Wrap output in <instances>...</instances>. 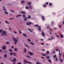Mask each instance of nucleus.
<instances>
[{
	"label": "nucleus",
	"mask_w": 64,
	"mask_h": 64,
	"mask_svg": "<svg viewBox=\"0 0 64 64\" xmlns=\"http://www.w3.org/2000/svg\"><path fill=\"white\" fill-rule=\"evenodd\" d=\"M12 39L13 40H14V43L15 44H16V43L18 42V41L17 40V39L14 37H12Z\"/></svg>",
	"instance_id": "nucleus-1"
},
{
	"label": "nucleus",
	"mask_w": 64,
	"mask_h": 64,
	"mask_svg": "<svg viewBox=\"0 0 64 64\" xmlns=\"http://www.w3.org/2000/svg\"><path fill=\"white\" fill-rule=\"evenodd\" d=\"M24 64H25L27 63H29V64H32V63L28 61H27V60L25 59L24 60Z\"/></svg>",
	"instance_id": "nucleus-2"
},
{
	"label": "nucleus",
	"mask_w": 64,
	"mask_h": 64,
	"mask_svg": "<svg viewBox=\"0 0 64 64\" xmlns=\"http://www.w3.org/2000/svg\"><path fill=\"white\" fill-rule=\"evenodd\" d=\"M6 46H4L2 47V49L3 50H5V49H6Z\"/></svg>",
	"instance_id": "nucleus-3"
},
{
	"label": "nucleus",
	"mask_w": 64,
	"mask_h": 64,
	"mask_svg": "<svg viewBox=\"0 0 64 64\" xmlns=\"http://www.w3.org/2000/svg\"><path fill=\"white\" fill-rule=\"evenodd\" d=\"M3 32H2V33H3L4 35H6V36H7V34H6L5 33H7V32H6L5 31H3Z\"/></svg>",
	"instance_id": "nucleus-4"
},
{
	"label": "nucleus",
	"mask_w": 64,
	"mask_h": 64,
	"mask_svg": "<svg viewBox=\"0 0 64 64\" xmlns=\"http://www.w3.org/2000/svg\"><path fill=\"white\" fill-rule=\"evenodd\" d=\"M42 18L43 21H44V20H45V18L43 16H42Z\"/></svg>",
	"instance_id": "nucleus-5"
},
{
	"label": "nucleus",
	"mask_w": 64,
	"mask_h": 64,
	"mask_svg": "<svg viewBox=\"0 0 64 64\" xmlns=\"http://www.w3.org/2000/svg\"><path fill=\"white\" fill-rule=\"evenodd\" d=\"M28 53H29V54L30 55H34V54H33L31 52H29Z\"/></svg>",
	"instance_id": "nucleus-6"
},
{
	"label": "nucleus",
	"mask_w": 64,
	"mask_h": 64,
	"mask_svg": "<svg viewBox=\"0 0 64 64\" xmlns=\"http://www.w3.org/2000/svg\"><path fill=\"white\" fill-rule=\"evenodd\" d=\"M59 58H61V54H63V53H62L61 54H60V51H59Z\"/></svg>",
	"instance_id": "nucleus-7"
},
{
	"label": "nucleus",
	"mask_w": 64,
	"mask_h": 64,
	"mask_svg": "<svg viewBox=\"0 0 64 64\" xmlns=\"http://www.w3.org/2000/svg\"><path fill=\"white\" fill-rule=\"evenodd\" d=\"M26 24L27 25V26H30V25H31V24H30L28 22H27L26 23Z\"/></svg>",
	"instance_id": "nucleus-8"
},
{
	"label": "nucleus",
	"mask_w": 64,
	"mask_h": 64,
	"mask_svg": "<svg viewBox=\"0 0 64 64\" xmlns=\"http://www.w3.org/2000/svg\"><path fill=\"white\" fill-rule=\"evenodd\" d=\"M42 35L43 37H44V36H45V34H44V33L43 32H42Z\"/></svg>",
	"instance_id": "nucleus-9"
},
{
	"label": "nucleus",
	"mask_w": 64,
	"mask_h": 64,
	"mask_svg": "<svg viewBox=\"0 0 64 64\" xmlns=\"http://www.w3.org/2000/svg\"><path fill=\"white\" fill-rule=\"evenodd\" d=\"M13 60L14 62H16V60H17V59H16V58H14Z\"/></svg>",
	"instance_id": "nucleus-10"
},
{
	"label": "nucleus",
	"mask_w": 64,
	"mask_h": 64,
	"mask_svg": "<svg viewBox=\"0 0 64 64\" xmlns=\"http://www.w3.org/2000/svg\"><path fill=\"white\" fill-rule=\"evenodd\" d=\"M4 58H6V57H7V55L6 54H4Z\"/></svg>",
	"instance_id": "nucleus-11"
},
{
	"label": "nucleus",
	"mask_w": 64,
	"mask_h": 64,
	"mask_svg": "<svg viewBox=\"0 0 64 64\" xmlns=\"http://www.w3.org/2000/svg\"><path fill=\"white\" fill-rule=\"evenodd\" d=\"M49 54V51H46V55H48V54Z\"/></svg>",
	"instance_id": "nucleus-12"
},
{
	"label": "nucleus",
	"mask_w": 64,
	"mask_h": 64,
	"mask_svg": "<svg viewBox=\"0 0 64 64\" xmlns=\"http://www.w3.org/2000/svg\"><path fill=\"white\" fill-rule=\"evenodd\" d=\"M41 27L40 26H39L38 28V31H41Z\"/></svg>",
	"instance_id": "nucleus-13"
},
{
	"label": "nucleus",
	"mask_w": 64,
	"mask_h": 64,
	"mask_svg": "<svg viewBox=\"0 0 64 64\" xmlns=\"http://www.w3.org/2000/svg\"><path fill=\"white\" fill-rule=\"evenodd\" d=\"M14 51H18V49L17 48H14Z\"/></svg>",
	"instance_id": "nucleus-14"
},
{
	"label": "nucleus",
	"mask_w": 64,
	"mask_h": 64,
	"mask_svg": "<svg viewBox=\"0 0 64 64\" xmlns=\"http://www.w3.org/2000/svg\"><path fill=\"white\" fill-rule=\"evenodd\" d=\"M4 13L6 15H8V13L6 11H4Z\"/></svg>",
	"instance_id": "nucleus-15"
},
{
	"label": "nucleus",
	"mask_w": 64,
	"mask_h": 64,
	"mask_svg": "<svg viewBox=\"0 0 64 64\" xmlns=\"http://www.w3.org/2000/svg\"><path fill=\"white\" fill-rule=\"evenodd\" d=\"M8 51L9 52H13V50L11 49H9L8 50Z\"/></svg>",
	"instance_id": "nucleus-16"
},
{
	"label": "nucleus",
	"mask_w": 64,
	"mask_h": 64,
	"mask_svg": "<svg viewBox=\"0 0 64 64\" xmlns=\"http://www.w3.org/2000/svg\"><path fill=\"white\" fill-rule=\"evenodd\" d=\"M22 36H24V37H26L27 36L26 35V34H22Z\"/></svg>",
	"instance_id": "nucleus-17"
},
{
	"label": "nucleus",
	"mask_w": 64,
	"mask_h": 64,
	"mask_svg": "<svg viewBox=\"0 0 64 64\" xmlns=\"http://www.w3.org/2000/svg\"><path fill=\"white\" fill-rule=\"evenodd\" d=\"M24 53H26V52H27V51H26V48H24Z\"/></svg>",
	"instance_id": "nucleus-18"
},
{
	"label": "nucleus",
	"mask_w": 64,
	"mask_h": 64,
	"mask_svg": "<svg viewBox=\"0 0 64 64\" xmlns=\"http://www.w3.org/2000/svg\"><path fill=\"white\" fill-rule=\"evenodd\" d=\"M5 22L6 23H7V24H10V23H8V22L7 21V20H6L5 21Z\"/></svg>",
	"instance_id": "nucleus-19"
},
{
	"label": "nucleus",
	"mask_w": 64,
	"mask_h": 64,
	"mask_svg": "<svg viewBox=\"0 0 64 64\" xmlns=\"http://www.w3.org/2000/svg\"><path fill=\"white\" fill-rule=\"evenodd\" d=\"M56 57H57V56L56 55H54L53 56V58H56Z\"/></svg>",
	"instance_id": "nucleus-20"
},
{
	"label": "nucleus",
	"mask_w": 64,
	"mask_h": 64,
	"mask_svg": "<svg viewBox=\"0 0 64 64\" xmlns=\"http://www.w3.org/2000/svg\"><path fill=\"white\" fill-rule=\"evenodd\" d=\"M25 2L24 0L21 1V3H25Z\"/></svg>",
	"instance_id": "nucleus-21"
},
{
	"label": "nucleus",
	"mask_w": 64,
	"mask_h": 64,
	"mask_svg": "<svg viewBox=\"0 0 64 64\" xmlns=\"http://www.w3.org/2000/svg\"><path fill=\"white\" fill-rule=\"evenodd\" d=\"M13 55L14 56H16V53H15V52L13 53Z\"/></svg>",
	"instance_id": "nucleus-22"
},
{
	"label": "nucleus",
	"mask_w": 64,
	"mask_h": 64,
	"mask_svg": "<svg viewBox=\"0 0 64 64\" xmlns=\"http://www.w3.org/2000/svg\"><path fill=\"white\" fill-rule=\"evenodd\" d=\"M13 53L12 52H11L10 53V54L11 56H12V55H13Z\"/></svg>",
	"instance_id": "nucleus-23"
},
{
	"label": "nucleus",
	"mask_w": 64,
	"mask_h": 64,
	"mask_svg": "<svg viewBox=\"0 0 64 64\" xmlns=\"http://www.w3.org/2000/svg\"><path fill=\"white\" fill-rule=\"evenodd\" d=\"M31 16L29 15L28 16V19H31Z\"/></svg>",
	"instance_id": "nucleus-24"
},
{
	"label": "nucleus",
	"mask_w": 64,
	"mask_h": 64,
	"mask_svg": "<svg viewBox=\"0 0 64 64\" xmlns=\"http://www.w3.org/2000/svg\"><path fill=\"white\" fill-rule=\"evenodd\" d=\"M36 64H41V63H39L38 62H36Z\"/></svg>",
	"instance_id": "nucleus-25"
},
{
	"label": "nucleus",
	"mask_w": 64,
	"mask_h": 64,
	"mask_svg": "<svg viewBox=\"0 0 64 64\" xmlns=\"http://www.w3.org/2000/svg\"><path fill=\"white\" fill-rule=\"evenodd\" d=\"M9 43H10V42H6V44H9Z\"/></svg>",
	"instance_id": "nucleus-26"
},
{
	"label": "nucleus",
	"mask_w": 64,
	"mask_h": 64,
	"mask_svg": "<svg viewBox=\"0 0 64 64\" xmlns=\"http://www.w3.org/2000/svg\"><path fill=\"white\" fill-rule=\"evenodd\" d=\"M2 10L3 11H7V10L5 8H3L2 9Z\"/></svg>",
	"instance_id": "nucleus-27"
},
{
	"label": "nucleus",
	"mask_w": 64,
	"mask_h": 64,
	"mask_svg": "<svg viewBox=\"0 0 64 64\" xmlns=\"http://www.w3.org/2000/svg\"><path fill=\"white\" fill-rule=\"evenodd\" d=\"M42 56H46V54H42Z\"/></svg>",
	"instance_id": "nucleus-28"
},
{
	"label": "nucleus",
	"mask_w": 64,
	"mask_h": 64,
	"mask_svg": "<svg viewBox=\"0 0 64 64\" xmlns=\"http://www.w3.org/2000/svg\"><path fill=\"white\" fill-rule=\"evenodd\" d=\"M29 6L30 9H32V8L31 7L30 5H29Z\"/></svg>",
	"instance_id": "nucleus-29"
},
{
	"label": "nucleus",
	"mask_w": 64,
	"mask_h": 64,
	"mask_svg": "<svg viewBox=\"0 0 64 64\" xmlns=\"http://www.w3.org/2000/svg\"><path fill=\"white\" fill-rule=\"evenodd\" d=\"M60 36H61V38H63V34H61L60 35Z\"/></svg>",
	"instance_id": "nucleus-30"
},
{
	"label": "nucleus",
	"mask_w": 64,
	"mask_h": 64,
	"mask_svg": "<svg viewBox=\"0 0 64 64\" xmlns=\"http://www.w3.org/2000/svg\"><path fill=\"white\" fill-rule=\"evenodd\" d=\"M35 27H38L39 26L38 25V24H36L34 25Z\"/></svg>",
	"instance_id": "nucleus-31"
},
{
	"label": "nucleus",
	"mask_w": 64,
	"mask_h": 64,
	"mask_svg": "<svg viewBox=\"0 0 64 64\" xmlns=\"http://www.w3.org/2000/svg\"><path fill=\"white\" fill-rule=\"evenodd\" d=\"M48 61L50 62L51 63H52V61H51V60L50 59H48Z\"/></svg>",
	"instance_id": "nucleus-32"
},
{
	"label": "nucleus",
	"mask_w": 64,
	"mask_h": 64,
	"mask_svg": "<svg viewBox=\"0 0 64 64\" xmlns=\"http://www.w3.org/2000/svg\"><path fill=\"white\" fill-rule=\"evenodd\" d=\"M49 6H52V3H50Z\"/></svg>",
	"instance_id": "nucleus-33"
},
{
	"label": "nucleus",
	"mask_w": 64,
	"mask_h": 64,
	"mask_svg": "<svg viewBox=\"0 0 64 64\" xmlns=\"http://www.w3.org/2000/svg\"><path fill=\"white\" fill-rule=\"evenodd\" d=\"M24 21H27V19L26 18H24Z\"/></svg>",
	"instance_id": "nucleus-34"
},
{
	"label": "nucleus",
	"mask_w": 64,
	"mask_h": 64,
	"mask_svg": "<svg viewBox=\"0 0 64 64\" xmlns=\"http://www.w3.org/2000/svg\"><path fill=\"white\" fill-rule=\"evenodd\" d=\"M20 13H22L23 14H25V12H20Z\"/></svg>",
	"instance_id": "nucleus-35"
},
{
	"label": "nucleus",
	"mask_w": 64,
	"mask_h": 64,
	"mask_svg": "<svg viewBox=\"0 0 64 64\" xmlns=\"http://www.w3.org/2000/svg\"><path fill=\"white\" fill-rule=\"evenodd\" d=\"M26 57H28V58H31L30 57V56H26Z\"/></svg>",
	"instance_id": "nucleus-36"
},
{
	"label": "nucleus",
	"mask_w": 64,
	"mask_h": 64,
	"mask_svg": "<svg viewBox=\"0 0 64 64\" xmlns=\"http://www.w3.org/2000/svg\"><path fill=\"white\" fill-rule=\"evenodd\" d=\"M28 30L29 31H30V32H32V30H30V29H28Z\"/></svg>",
	"instance_id": "nucleus-37"
},
{
	"label": "nucleus",
	"mask_w": 64,
	"mask_h": 64,
	"mask_svg": "<svg viewBox=\"0 0 64 64\" xmlns=\"http://www.w3.org/2000/svg\"><path fill=\"white\" fill-rule=\"evenodd\" d=\"M8 52V51L6 50L4 52V53H7Z\"/></svg>",
	"instance_id": "nucleus-38"
},
{
	"label": "nucleus",
	"mask_w": 64,
	"mask_h": 64,
	"mask_svg": "<svg viewBox=\"0 0 64 64\" xmlns=\"http://www.w3.org/2000/svg\"><path fill=\"white\" fill-rule=\"evenodd\" d=\"M14 33H15V34H17V32H16V31H15L14 32Z\"/></svg>",
	"instance_id": "nucleus-39"
},
{
	"label": "nucleus",
	"mask_w": 64,
	"mask_h": 64,
	"mask_svg": "<svg viewBox=\"0 0 64 64\" xmlns=\"http://www.w3.org/2000/svg\"><path fill=\"white\" fill-rule=\"evenodd\" d=\"M25 45L26 47H28V48H29V46H28V45L26 44H25Z\"/></svg>",
	"instance_id": "nucleus-40"
},
{
	"label": "nucleus",
	"mask_w": 64,
	"mask_h": 64,
	"mask_svg": "<svg viewBox=\"0 0 64 64\" xmlns=\"http://www.w3.org/2000/svg\"><path fill=\"white\" fill-rule=\"evenodd\" d=\"M28 41H29V42H30L31 40H30V39L28 38Z\"/></svg>",
	"instance_id": "nucleus-41"
},
{
	"label": "nucleus",
	"mask_w": 64,
	"mask_h": 64,
	"mask_svg": "<svg viewBox=\"0 0 64 64\" xmlns=\"http://www.w3.org/2000/svg\"><path fill=\"white\" fill-rule=\"evenodd\" d=\"M30 44H32V45H34V44L33 43V42H30Z\"/></svg>",
	"instance_id": "nucleus-42"
},
{
	"label": "nucleus",
	"mask_w": 64,
	"mask_h": 64,
	"mask_svg": "<svg viewBox=\"0 0 64 64\" xmlns=\"http://www.w3.org/2000/svg\"><path fill=\"white\" fill-rule=\"evenodd\" d=\"M10 11H12V13H13V12H14V11L13 10H10Z\"/></svg>",
	"instance_id": "nucleus-43"
},
{
	"label": "nucleus",
	"mask_w": 64,
	"mask_h": 64,
	"mask_svg": "<svg viewBox=\"0 0 64 64\" xmlns=\"http://www.w3.org/2000/svg\"><path fill=\"white\" fill-rule=\"evenodd\" d=\"M46 58H48V59H49V58H50V57L49 56H46Z\"/></svg>",
	"instance_id": "nucleus-44"
},
{
	"label": "nucleus",
	"mask_w": 64,
	"mask_h": 64,
	"mask_svg": "<svg viewBox=\"0 0 64 64\" xmlns=\"http://www.w3.org/2000/svg\"><path fill=\"white\" fill-rule=\"evenodd\" d=\"M11 60V61L12 62H14V60Z\"/></svg>",
	"instance_id": "nucleus-45"
},
{
	"label": "nucleus",
	"mask_w": 64,
	"mask_h": 64,
	"mask_svg": "<svg viewBox=\"0 0 64 64\" xmlns=\"http://www.w3.org/2000/svg\"><path fill=\"white\" fill-rule=\"evenodd\" d=\"M4 35V34L3 33H2V34H1V36H3Z\"/></svg>",
	"instance_id": "nucleus-46"
},
{
	"label": "nucleus",
	"mask_w": 64,
	"mask_h": 64,
	"mask_svg": "<svg viewBox=\"0 0 64 64\" xmlns=\"http://www.w3.org/2000/svg\"><path fill=\"white\" fill-rule=\"evenodd\" d=\"M28 5H30V4H31V2H29L28 3Z\"/></svg>",
	"instance_id": "nucleus-47"
},
{
	"label": "nucleus",
	"mask_w": 64,
	"mask_h": 64,
	"mask_svg": "<svg viewBox=\"0 0 64 64\" xmlns=\"http://www.w3.org/2000/svg\"><path fill=\"white\" fill-rule=\"evenodd\" d=\"M28 8H29L28 7H27V6L26 7V9H28Z\"/></svg>",
	"instance_id": "nucleus-48"
},
{
	"label": "nucleus",
	"mask_w": 64,
	"mask_h": 64,
	"mask_svg": "<svg viewBox=\"0 0 64 64\" xmlns=\"http://www.w3.org/2000/svg\"><path fill=\"white\" fill-rule=\"evenodd\" d=\"M63 60H61V61H60V62H63Z\"/></svg>",
	"instance_id": "nucleus-49"
},
{
	"label": "nucleus",
	"mask_w": 64,
	"mask_h": 64,
	"mask_svg": "<svg viewBox=\"0 0 64 64\" xmlns=\"http://www.w3.org/2000/svg\"><path fill=\"white\" fill-rule=\"evenodd\" d=\"M17 64H22V63L20 62H19Z\"/></svg>",
	"instance_id": "nucleus-50"
},
{
	"label": "nucleus",
	"mask_w": 64,
	"mask_h": 64,
	"mask_svg": "<svg viewBox=\"0 0 64 64\" xmlns=\"http://www.w3.org/2000/svg\"><path fill=\"white\" fill-rule=\"evenodd\" d=\"M41 44L42 45H44V43H42Z\"/></svg>",
	"instance_id": "nucleus-51"
},
{
	"label": "nucleus",
	"mask_w": 64,
	"mask_h": 64,
	"mask_svg": "<svg viewBox=\"0 0 64 64\" xmlns=\"http://www.w3.org/2000/svg\"><path fill=\"white\" fill-rule=\"evenodd\" d=\"M2 31H3V30H0V33H1V32H2Z\"/></svg>",
	"instance_id": "nucleus-52"
},
{
	"label": "nucleus",
	"mask_w": 64,
	"mask_h": 64,
	"mask_svg": "<svg viewBox=\"0 0 64 64\" xmlns=\"http://www.w3.org/2000/svg\"><path fill=\"white\" fill-rule=\"evenodd\" d=\"M59 50V49H57V50H55L56 51H58Z\"/></svg>",
	"instance_id": "nucleus-53"
},
{
	"label": "nucleus",
	"mask_w": 64,
	"mask_h": 64,
	"mask_svg": "<svg viewBox=\"0 0 64 64\" xmlns=\"http://www.w3.org/2000/svg\"><path fill=\"white\" fill-rule=\"evenodd\" d=\"M44 7H46V5H44Z\"/></svg>",
	"instance_id": "nucleus-54"
},
{
	"label": "nucleus",
	"mask_w": 64,
	"mask_h": 64,
	"mask_svg": "<svg viewBox=\"0 0 64 64\" xmlns=\"http://www.w3.org/2000/svg\"><path fill=\"white\" fill-rule=\"evenodd\" d=\"M11 48H12V49H13V48H14V47H13V46H12L11 47Z\"/></svg>",
	"instance_id": "nucleus-55"
},
{
	"label": "nucleus",
	"mask_w": 64,
	"mask_h": 64,
	"mask_svg": "<svg viewBox=\"0 0 64 64\" xmlns=\"http://www.w3.org/2000/svg\"><path fill=\"white\" fill-rule=\"evenodd\" d=\"M22 15L21 14H20L19 15H18V16H21Z\"/></svg>",
	"instance_id": "nucleus-56"
},
{
	"label": "nucleus",
	"mask_w": 64,
	"mask_h": 64,
	"mask_svg": "<svg viewBox=\"0 0 64 64\" xmlns=\"http://www.w3.org/2000/svg\"><path fill=\"white\" fill-rule=\"evenodd\" d=\"M57 57H56V61H57Z\"/></svg>",
	"instance_id": "nucleus-57"
},
{
	"label": "nucleus",
	"mask_w": 64,
	"mask_h": 64,
	"mask_svg": "<svg viewBox=\"0 0 64 64\" xmlns=\"http://www.w3.org/2000/svg\"><path fill=\"white\" fill-rule=\"evenodd\" d=\"M29 23L30 24H32V22H29Z\"/></svg>",
	"instance_id": "nucleus-58"
},
{
	"label": "nucleus",
	"mask_w": 64,
	"mask_h": 64,
	"mask_svg": "<svg viewBox=\"0 0 64 64\" xmlns=\"http://www.w3.org/2000/svg\"><path fill=\"white\" fill-rule=\"evenodd\" d=\"M54 37H53V38H52L51 39H50V40H51L52 39H54Z\"/></svg>",
	"instance_id": "nucleus-59"
},
{
	"label": "nucleus",
	"mask_w": 64,
	"mask_h": 64,
	"mask_svg": "<svg viewBox=\"0 0 64 64\" xmlns=\"http://www.w3.org/2000/svg\"><path fill=\"white\" fill-rule=\"evenodd\" d=\"M9 29L10 30H11L12 29V28H9Z\"/></svg>",
	"instance_id": "nucleus-60"
},
{
	"label": "nucleus",
	"mask_w": 64,
	"mask_h": 64,
	"mask_svg": "<svg viewBox=\"0 0 64 64\" xmlns=\"http://www.w3.org/2000/svg\"><path fill=\"white\" fill-rule=\"evenodd\" d=\"M23 17H25V15H23Z\"/></svg>",
	"instance_id": "nucleus-61"
},
{
	"label": "nucleus",
	"mask_w": 64,
	"mask_h": 64,
	"mask_svg": "<svg viewBox=\"0 0 64 64\" xmlns=\"http://www.w3.org/2000/svg\"><path fill=\"white\" fill-rule=\"evenodd\" d=\"M46 5H48V3L47 2L46 3Z\"/></svg>",
	"instance_id": "nucleus-62"
},
{
	"label": "nucleus",
	"mask_w": 64,
	"mask_h": 64,
	"mask_svg": "<svg viewBox=\"0 0 64 64\" xmlns=\"http://www.w3.org/2000/svg\"><path fill=\"white\" fill-rule=\"evenodd\" d=\"M58 26L59 27H60V28L61 27V25L59 26L58 25Z\"/></svg>",
	"instance_id": "nucleus-63"
},
{
	"label": "nucleus",
	"mask_w": 64,
	"mask_h": 64,
	"mask_svg": "<svg viewBox=\"0 0 64 64\" xmlns=\"http://www.w3.org/2000/svg\"><path fill=\"white\" fill-rule=\"evenodd\" d=\"M56 36L58 38L59 37V36H58L57 34H56Z\"/></svg>",
	"instance_id": "nucleus-64"
}]
</instances>
